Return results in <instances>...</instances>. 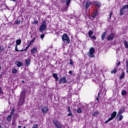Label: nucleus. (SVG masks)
Returning a JSON list of instances; mask_svg holds the SVG:
<instances>
[{
	"mask_svg": "<svg viewBox=\"0 0 128 128\" xmlns=\"http://www.w3.org/2000/svg\"><path fill=\"white\" fill-rule=\"evenodd\" d=\"M12 0L13 2H16V0Z\"/></svg>",
	"mask_w": 128,
	"mask_h": 128,
	"instance_id": "4d7b16f0",
	"label": "nucleus"
},
{
	"mask_svg": "<svg viewBox=\"0 0 128 128\" xmlns=\"http://www.w3.org/2000/svg\"><path fill=\"white\" fill-rule=\"evenodd\" d=\"M96 14H98L97 12H94L93 15L92 16V18H96Z\"/></svg>",
	"mask_w": 128,
	"mask_h": 128,
	"instance_id": "c9c22d12",
	"label": "nucleus"
},
{
	"mask_svg": "<svg viewBox=\"0 0 128 128\" xmlns=\"http://www.w3.org/2000/svg\"><path fill=\"white\" fill-rule=\"evenodd\" d=\"M45 30H46V20L42 21V24L40 26V32H42Z\"/></svg>",
	"mask_w": 128,
	"mask_h": 128,
	"instance_id": "7ed1b4c3",
	"label": "nucleus"
},
{
	"mask_svg": "<svg viewBox=\"0 0 128 128\" xmlns=\"http://www.w3.org/2000/svg\"><path fill=\"white\" fill-rule=\"evenodd\" d=\"M92 116H96V118H98V112H95L92 114Z\"/></svg>",
	"mask_w": 128,
	"mask_h": 128,
	"instance_id": "a211bd4d",
	"label": "nucleus"
},
{
	"mask_svg": "<svg viewBox=\"0 0 128 128\" xmlns=\"http://www.w3.org/2000/svg\"><path fill=\"white\" fill-rule=\"evenodd\" d=\"M12 74H16V69H13L12 70Z\"/></svg>",
	"mask_w": 128,
	"mask_h": 128,
	"instance_id": "a19ab883",
	"label": "nucleus"
},
{
	"mask_svg": "<svg viewBox=\"0 0 128 128\" xmlns=\"http://www.w3.org/2000/svg\"><path fill=\"white\" fill-rule=\"evenodd\" d=\"M32 128H38V124H34Z\"/></svg>",
	"mask_w": 128,
	"mask_h": 128,
	"instance_id": "79ce46f5",
	"label": "nucleus"
},
{
	"mask_svg": "<svg viewBox=\"0 0 128 128\" xmlns=\"http://www.w3.org/2000/svg\"><path fill=\"white\" fill-rule=\"evenodd\" d=\"M82 112V108H78L77 110V112L78 114H80Z\"/></svg>",
	"mask_w": 128,
	"mask_h": 128,
	"instance_id": "5701e85b",
	"label": "nucleus"
},
{
	"mask_svg": "<svg viewBox=\"0 0 128 128\" xmlns=\"http://www.w3.org/2000/svg\"><path fill=\"white\" fill-rule=\"evenodd\" d=\"M70 64H72V66L74 65V61H72V60L71 59L70 60Z\"/></svg>",
	"mask_w": 128,
	"mask_h": 128,
	"instance_id": "f704fd0d",
	"label": "nucleus"
},
{
	"mask_svg": "<svg viewBox=\"0 0 128 128\" xmlns=\"http://www.w3.org/2000/svg\"><path fill=\"white\" fill-rule=\"evenodd\" d=\"M54 124H55L56 126L58 128H62V126L60 124V123L58 122V121L56 120H53Z\"/></svg>",
	"mask_w": 128,
	"mask_h": 128,
	"instance_id": "39448f33",
	"label": "nucleus"
},
{
	"mask_svg": "<svg viewBox=\"0 0 128 128\" xmlns=\"http://www.w3.org/2000/svg\"><path fill=\"white\" fill-rule=\"evenodd\" d=\"M69 74H74V72H72V70H70V72H69Z\"/></svg>",
	"mask_w": 128,
	"mask_h": 128,
	"instance_id": "a18cd8bd",
	"label": "nucleus"
},
{
	"mask_svg": "<svg viewBox=\"0 0 128 128\" xmlns=\"http://www.w3.org/2000/svg\"><path fill=\"white\" fill-rule=\"evenodd\" d=\"M95 4L98 6V8H100V4L98 3V2H95Z\"/></svg>",
	"mask_w": 128,
	"mask_h": 128,
	"instance_id": "473e14b6",
	"label": "nucleus"
},
{
	"mask_svg": "<svg viewBox=\"0 0 128 128\" xmlns=\"http://www.w3.org/2000/svg\"><path fill=\"white\" fill-rule=\"evenodd\" d=\"M124 44L126 48H128V42L124 41Z\"/></svg>",
	"mask_w": 128,
	"mask_h": 128,
	"instance_id": "c85d7f7f",
	"label": "nucleus"
},
{
	"mask_svg": "<svg viewBox=\"0 0 128 128\" xmlns=\"http://www.w3.org/2000/svg\"><path fill=\"white\" fill-rule=\"evenodd\" d=\"M14 112V109H12L10 112V116H12V114Z\"/></svg>",
	"mask_w": 128,
	"mask_h": 128,
	"instance_id": "2f4dec72",
	"label": "nucleus"
},
{
	"mask_svg": "<svg viewBox=\"0 0 128 128\" xmlns=\"http://www.w3.org/2000/svg\"><path fill=\"white\" fill-rule=\"evenodd\" d=\"M116 112H113L111 114V117L110 118H108V120L104 122V124H108V122H110V120H114V118H116Z\"/></svg>",
	"mask_w": 128,
	"mask_h": 128,
	"instance_id": "20e7f679",
	"label": "nucleus"
},
{
	"mask_svg": "<svg viewBox=\"0 0 128 128\" xmlns=\"http://www.w3.org/2000/svg\"><path fill=\"white\" fill-rule=\"evenodd\" d=\"M94 48H91L90 49L89 52H88L87 55L90 58H94Z\"/></svg>",
	"mask_w": 128,
	"mask_h": 128,
	"instance_id": "f03ea898",
	"label": "nucleus"
},
{
	"mask_svg": "<svg viewBox=\"0 0 128 128\" xmlns=\"http://www.w3.org/2000/svg\"><path fill=\"white\" fill-rule=\"evenodd\" d=\"M28 48H30V46H28L26 47L25 50H22V52H26V50H28Z\"/></svg>",
	"mask_w": 128,
	"mask_h": 128,
	"instance_id": "ea45409f",
	"label": "nucleus"
},
{
	"mask_svg": "<svg viewBox=\"0 0 128 128\" xmlns=\"http://www.w3.org/2000/svg\"><path fill=\"white\" fill-rule=\"evenodd\" d=\"M4 92H2V87L0 86V94H2Z\"/></svg>",
	"mask_w": 128,
	"mask_h": 128,
	"instance_id": "4c0bfd02",
	"label": "nucleus"
},
{
	"mask_svg": "<svg viewBox=\"0 0 128 128\" xmlns=\"http://www.w3.org/2000/svg\"><path fill=\"white\" fill-rule=\"evenodd\" d=\"M91 38H92L93 40H96V36H91Z\"/></svg>",
	"mask_w": 128,
	"mask_h": 128,
	"instance_id": "49530a36",
	"label": "nucleus"
},
{
	"mask_svg": "<svg viewBox=\"0 0 128 128\" xmlns=\"http://www.w3.org/2000/svg\"><path fill=\"white\" fill-rule=\"evenodd\" d=\"M125 12H126V10H125L124 8H122L121 9H120V16H122V15H124V14Z\"/></svg>",
	"mask_w": 128,
	"mask_h": 128,
	"instance_id": "9b49d317",
	"label": "nucleus"
},
{
	"mask_svg": "<svg viewBox=\"0 0 128 128\" xmlns=\"http://www.w3.org/2000/svg\"><path fill=\"white\" fill-rule=\"evenodd\" d=\"M96 100L98 101L100 100V98H96Z\"/></svg>",
	"mask_w": 128,
	"mask_h": 128,
	"instance_id": "864d4df0",
	"label": "nucleus"
},
{
	"mask_svg": "<svg viewBox=\"0 0 128 128\" xmlns=\"http://www.w3.org/2000/svg\"><path fill=\"white\" fill-rule=\"evenodd\" d=\"M92 34H94V32H92V31L89 32L88 36H89L90 38H92Z\"/></svg>",
	"mask_w": 128,
	"mask_h": 128,
	"instance_id": "393cba45",
	"label": "nucleus"
},
{
	"mask_svg": "<svg viewBox=\"0 0 128 128\" xmlns=\"http://www.w3.org/2000/svg\"><path fill=\"white\" fill-rule=\"evenodd\" d=\"M15 64L18 66V68H20V66H22V62L20 60L16 61Z\"/></svg>",
	"mask_w": 128,
	"mask_h": 128,
	"instance_id": "6e6552de",
	"label": "nucleus"
},
{
	"mask_svg": "<svg viewBox=\"0 0 128 128\" xmlns=\"http://www.w3.org/2000/svg\"><path fill=\"white\" fill-rule=\"evenodd\" d=\"M1 128H2V127H1Z\"/></svg>",
	"mask_w": 128,
	"mask_h": 128,
	"instance_id": "680f3d73",
	"label": "nucleus"
},
{
	"mask_svg": "<svg viewBox=\"0 0 128 128\" xmlns=\"http://www.w3.org/2000/svg\"><path fill=\"white\" fill-rule=\"evenodd\" d=\"M83 4L84 6H85L86 8H90V2H84Z\"/></svg>",
	"mask_w": 128,
	"mask_h": 128,
	"instance_id": "1a4fd4ad",
	"label": "nucleus"
},
{
	"mask_svg": "<svg viewBox=\"0 0 128 128\" xmlns=\"http://www.w3.org/2000/svg\"><path fill=\"white\" fill-rule=\"evenodd\" d=\"M68 112H70V106L68 108Z\"/></svg>",
	"mask_w": 128,
	"mask_h": 128,
	"instance_id": "37998d69",
	"label": "nucleus"
},
{
	"mask_svg": "<svg viewBox=\"0 0 128 128\" xmlns=\"http://www.w3.org/2000/svg\"><path fill=\"white\" fill-rule=\"evenodd\" d=\"M72 112H70V114H68V116H72Z\"/></svg>",
	"mask_w": 128,
	"mask_h": 128,
	"instance_id": "de8ad7c7",
	"label": "nucleus"
},
{
	"mask_svg": "<svg viewBox=\"0 0 128 128\" xmlns=\"http://www.w3.org/2000/svg\"><path fill=\"white\" fill-rule=\"evenodd\" d=\"M122 118H124V116L120 114V116L118 120L120 121V120H122Z\"/></svg>",
	"mask_w": 128,
	"mask_h": 128,
	"instance_id": "a878e982",
	"label": "nucleus"
},
{
	"mask_svg": "<svg viewBox=\"0 0 128 128\" xmlns=\"http://www.w3.org/2000/svg\"><path fill=\"white\" fill-rule=\"evenodd\" d=\"M42 111L43 114H46V112H48V107H44L42 108Z\"/></svg>",
	"mask_w": 128,
	"mask_h": 128,
	"instance_id": "9d476101",
	"label": "nucleus"
},
{
	"mask_svg": "<svg viewBox=\"0 0 128 128\" xmlns=\"http://www.w3.org/2000/svg\"><path fill=\"white\" fill-rule=\"evenodd\" d=\"M0 50H4V49L2 48H0Z\"/></svg>",
	"mask_w": 128,
	"mask_h": 128,
	"instance_id": "603ef678",
	"label": "nucleus"
},
{
	"mask_svg": "<svg viewBox=\"0 0 128 128\" xmlns=\"http://www.w3.org/2000/svg\"><path fill=\"white\" fill-rule=\"evenodd\" d=\"M120 62H118L117 64V66H120Z\"/></svg>",
	"mask_w": 128,
	"mask_h": 128,
	"instance_id": "8fccbe9b",
	"label": "nucleus"
},
{
	"mask_svg": "<svg viewBox=\"0 0 128 128\" xmlns=\"http://www.w3.org/2000/svg\"><path fill=\"white\" fill-rule=\"evenodd\" d=\"M30 44H32V43H30V42L29 45L28 46H29V48H30Z\"/></svg>",
	"mask_w": 128,
	"mask_h": 128,
	"instance_id": "3c124183",
	"label": "nucleus"
},
{
	"mask_svg": "<svg viewBox=\"0 0 128 128\" xmlns=\"http://www.w3.org/2000/svg\"><path fill=\"white\" fill-rule=\"evenodd\" d=\"M22 82H24V80H22Z\"/></svg>",
	"mask_w": 128,
	"mask_h": 128,
	"instance_id": "bf43d9fd",
	"label": "nucleus"
},
{
	"mask_svg": "<svg viewBox=\"0 0 128 128\" xmlns=\"http://www.w3.org/2000/svg\"><path fill=\"white\" fill-rule=\"evenodd\" d=\"M112 14V12H111L110 13V18H108V20H111Z\"/></svg>",
	"mask_w": 128,
	"mask_h": 128,
	"instance_id": "58836bf2",
	"label": "nucleus"
},
{
	"mask_svg": "<svg viewBox=\"0 0 128 128\" xmlns=\"http://www.w3.org/2000/svg\"><path fill=\"white\" fill-rule=\"evenodd\" d=\"M26 66H30V60L28 59L26 60Z\"/></svg>",
	"mask_w": 128,
	"mask_h": 128,
	"instance_id": "2eb2a0df",
	"label": "nucleus"
},
{
	"mask_svg": "<svg viewBox=\"0 0 128 128\" xmlns=\"http://www.w3.org/2000/svg\"><path fill=\"white\" fill-rule=\"evenodd\" d=\"M2 128V126L0 125V128Z\"/></svg>",
	"mask_w": 128,
	"mask_h": 128,
	"instance_id": "052dcab7",
	"label": "nucleus"
},
{
	"mask_svg": "<svg viewBox=\"0 0 128 128\" xmlns=\"http://www.w3.org/2000/svg\"><path fill=\"white\" fill-rule=\"evenodd\" d=\"M114 37V33H111L108 36V40H112Z\"/></svg>",
	"mask_w": 128,
	"mask_h": 128,
	"instance_id": "0eeeda50",
	"label": "nucleus"
},
{
	"mask_svg": "<svg viewBox=\"0 0 128 128\" xmlns=\"http://www.w3.org/2000/svg\"><path fill=\"white\" fill-rule=\"evenodd\" d=\"M122 96H124L125 94H126V90H123L122 92Z\"/></svg>",
	"mask_w": 128,
	"mask_h": 128,
	"instance_id": "7c9ffc66",
	"label": "nucleus"
},
{
	"mask_svg": "<svg viewBox=\"0 0 128 128\" xmlns=\"http://www.w3.org/2000/svg\"><path fill=\"white\" fill-rule=\"evenodd\" d=\"M20 102H21L22 104L24 102V96L20 97Z\"/></svg>",
	"mask_w": 128,
	"mask_h": 128,
	"instance_id": "ddd939ff",
	"label": "nucleus"
},
{
	"mask_svg": "<svg viewBox=\"0 0 128 128\" xmlns=\"http://www.w3.org/2000/svg\"><path fill=\"white\" fill-rule=\"evenodd\" d=\"M106 31L104 32L102 34L101 36L102 40H104V38H106Z\"/></svg>",
	"mask_w": 128,
	"mask_h": 128,
	"instance_id": "f8f14e48",
	"label": "nucleus"
},
{
	"mask_svg": "<svg viewBox=\"0 0 128 128\" xmlns=\"http://www.w3.org/2000/svg\"><path fill=\"white\" fill-rule=\"evenodd\" d=\"M122 112H124V111H122V110H120L118 113L117 116H120L121 114H122Z\"/></svg>",
	"mask_w": 128,
	"mask_h": 128,
	"instance_id": "412c9836",
	"label": "nucleus"
},
{
	"mask_svg": "<svg viewBox=\"0 0 128 128\" xmlns=\"http://www.w3.org/2000/svg\"><path fill=\"white\" fill-rule=\"evenodd\" d=\"M31 52L32 54H36V48H34L33 49L31 50Z\"/></svg>",
	"mask_w": 128,
	"mask_h": 128,
	"instance_id": "f3484780",
	"label": "nucleus"
},
{
	"mask_svg": "<svg viewBox=\"0 0 128 128\" xmlns=\"http://www.w3.org/2000/svg\"><path fill=\"white\" fill-rule=\"evenodd\" d=\"M20 44H22V40H17L16 41V46H18Z\"/></svg>",
	"mask_w": 128,
	"mask_h": 128,
	"instance_id": "dca6fc26",
	"label": "nucleus"
},
{
	"mask_svg": "<svg viewBox=\"0 0 128 128\" xmlns=\"http://www.w3.org/2000/svg\"><path fill=\"white\" fill-rule=\"evenodd\" d=\"M63 2H66V6H68L70 3V0H62Z\"/></svg>",
	"mask_w": 128,
	"mask_h": 128,
	"instance_id": "4468645a",
	"label": "nucleus"
},
{
	"mask_svg": "<svg viewBox=\"0 0 128 128\" xmlns=\"http://www.w3.org/2000/svg\"><path fill=\"white\" fill-rule=\"evenodd\" d=\"M38 21H36V22H35L34 24H38Z\"/></svg>",
	"mask_w": 128,
	"mask_h": 128,
	"instance_id": "6e6d98bb",
	"label": "nucleus"
},
{
	"mask_svg": "<svg viewBox=\"0 0 128 128\" xmlns=\"http://www.w3.org/2000/svg\"><path fill=\"white\" fill-rule=\"evenodd\" d=\"M123 78H124V72H122L121 76L120 77V80H122Z\"/></svg>",
	"mask_w": 128,
	"mask_h": 128,
	"instance_id": "4be33fe9",
	"label": "nucleus"
},
{
	"mask_svg": "<svg viewBox=\"0 0 128 128\" xmlns=\"http://www.w3.org/2000/svg\"><path fill=\"white\" fill-rule=\"evenodd\" d=\"M12 115H10L7 116L6 120L8 122H10V120H12Z\"/></svg>",
	"mask_w": 128,
	"mask_h": 128,
	"instance_id": "aec40b11",
	"label": "nucleus"
},
{
	"mask_svg": "<svg viewBox=\"0 0 128 128\" xmlns=\"http://www.w3.org/2000/svg\"><path fill=\"white\" fill-rule=\"evenodd\" d=\"M15 50H16V52H22V49L21 50H18V45H16V47H15Z\"/></svg>",
	"mask_w": 128,
	"mask_h": 128,
	"instance_id": "b1692460",
	"label": "nucleus"
},
{
	"mask_svg": "<svg viewBox=\"0 0 128 128\" xmlns=\"http://www.w3.org/2000/svg\"><path fill=\"white\" fill-rule=\"evenodd\" d=\"M122 8L125 10H127V8H128V5L126 4L125 6H124Z\"/></svg>",
	"mask_w": 128,
	"mask_h": 128,
	"instance_id": "bb28decb",
	"label": "nucleus"
},
{
	"mask_svg": "<svg viewBox=\"0 0 128 128\" xmlns=\"http://www.w3.org/2000/svg\"><path fill=\"white\" fill-rule=\"evenodd\" d=\"M18 128H22V126H18Z\"/></svg>",
	"mask_w": 128,
	"mask_h": 128,
	"instance_id": "13d9d810",
	"label": "nucleus"
},
{
	"mask_svg": "<svg viewBox=\"0 0 128 128\" xmlns=\"http://www.w3.org/2000/svg\"><path fill=\"white\" fill-rule=\"evenodd\" d=\"M35 40H36V37H34L33 40H31V41L30 42V44H32V43L34 42Z\"/></svg>",
	"mask_w": 128,
	"mask_h": 128,
	"instance_id": "e433bc0d",
	"label": "nucleus"
},
{
	"mask_svg": "<svg viewBox=\"0 0 128 128\" xmlns=\"http://www.w3.org/2000/svg\"><path fill=\"white\" fill-rule=\"evenodd\" d=\"M21 22H22V20H16V24H20Z\"/></svg>",
	"mask_w": 128,
	"mask_h": 128,
	"instance_id": "72a5a7b5",
	"label": "nucleus"
},
{
	"mask_svg": "<svg viewBox=\"0 0 128 128\" xmlns=\"http://www.w3.org/2000/svg\"><path fill=\"white\" fill-rule=\"evenodd\" d=\"M62 40L64 42V44H66L70 42V38H68V35L66 34H64L62 35Z\"/></svg>",
	"mask_w": 128,
	"mask_h": 128,
	"instance_id": "f257e3e1",
	"label": "nucleus"
},
{
	"mask_svg": "<svg viewBox=\"0 0 128 128\" xmlns=\"http://www.w3.org/2000/svg\"><path fill=\"white\" fill-rule=\"evenodd\" d=\"M40 38H44V34H41Z\"/></svg>",
	"mask_w": 128,
	"mask_h": 128,
	"instance_id": "c03bdc74",
	"label": "nucleus"
},
{
	"mask_svg": "<svg viewBox=\"0 0 128 128\" xmlns=\"http://www.w3.org/2000/svg\"><path fill=\"white\" fill-rule=\"evenodd\" d=\"M98 98H100V94H98Z\"/></svg>",
	"mask_w": 128,
	"mask_h": 128,
	"instance_id": "09e8293b",
	"label": "nucleus"
},
{
	"mask_svg": "<svg viewBox=\"0 0 128 128\" xmlns=\"http://www.w3.org/2000/svg\"><path fill=\"white\" fill-rule=\"evenodd\" d=\"M126 73L128 74V61L126 62Z\"/></svg>",
	"mask_w": 128,
	"mask_h": 128,
	"instance_id": "cd10ccee",
	"label": "nucleus"
},
{
	"mask_svg": "<svg viewBox=\"0 0 128 128\" xmlns=\"http://www.w3.org/2000/svg\"><path fill=\"white\" fill-rule=\"evenodd\" d=\"M52 76L54 78H56V80H58V75L56 74H53Z\"/></svg>",
	"mask_w": 128,
	"mask_h": 128,
	"instance_id": "6ab92c4d",
	"label": "nucleus"
},
{
	"mask_svg": "<svg viewBox=\"0 0 128 128\" xmlns=\"http://www.w3.org/2000/svg\"><path fill=\"white\" fill-rule=\"evenodd\" d=\"M116 68H114V70H113L112 72H111V74H116Z\"/></svg>",
	"mask_w": 128,
	"mask_h": 128,
	"instance_id": "c756f323",
	"label": "nucleus"
},
{
	"mask_svg": "<svg viewBox=\"0 0 128 128\" xmlns=\"http://www.w3.org/2000/svg\"><path fill=\"white\" fill-rule=\"evenodd\" d=\"M12 126H14V122H12Z\"/></svg>",
	"mask_w": 128,
	"mask_h": 128,
	"instance_id": "5fc2aeb1",
	"label": "nucleus"
},
{
	"mask_svg": "<svg viewBox=\"0 0 128 128\" xmlns=\"http://www.w3.org/2000/svg\"><path fill=\"white\" fill-rule=\"evenodd\" d=\"M66 78L62 77L59 80V84H66Z\"/></svg>",
	"mask_w": 128,
	"mask_h": 128,
	"instance_id": "423d86ee",
	"label": "nucleus"
}]
</instances>
